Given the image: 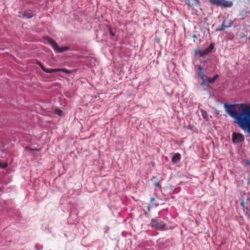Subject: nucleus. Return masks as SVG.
I'll return each mask as SVG.
<instances>
[{
    "label": "nucleus",
    "mask_w": 250,
    "mask_h": 250,
    "mask_svg": "<svg viewBox=\"0 0 250 250\" xmlns=\"http://www.w3.org/2000/svg\"><path fill=\"white\" fill-rule=\"evenodd\" d=\"M214 45L213 43H211L209 45V46L205 50L202 51V57L205 56L208 54L214 48Z\"/></svg>",
    "instance_id": "0eeeda50"
},
{
    "label": "nucleus",
    "mask_w": 250,
    "mask_h": 250,
    "mask_svg": "<svg viewBox=\"0 0 250 250\" xmlns=\"http://www.w3.org/2000/svg\"><path fill=\"white\" fill-rule=\"evenodd\" d=\"M150 226L156 229L162 230L165 228L166 224L160 217H157L151 220Z\"/></svg>",
    "instance_id": "7ed1b4c3"
},
{
    "label": "nucleus",
    "mask_w": 250,
    "mask_h": 250,
    "mask_svg": "<svg viewBox=\"0 0 250 250\" xmlns=\"http://www.w3.org/2000/svg\"><path fill=\"white\" fill-rule=\"evenodd\" d=\"M155 200V198L154 197H151L150 198V203L152 204L153 202H154Z\"/></svg>",
    "instance_id": "412c9836"
},
{
    "label": "nucleus",
    "mask_w": 250,
    "mask_h": 250,
    "mask_svg": "<svg viewBox=\"0 0 250 250\" xmlns=\"http://www.w3.org/2000/svg\"><path fill=\"white\" fill-rule=\"evenodd\" d=\"M147 208H148V210H149V209H150V206H148Z\"/></svg>",
    "instance_id": "4be33fe9"
},
{
    "label": "nucleus",
    "mask_w": 250,
    "mask_h": 250,
    "mask_svg": "<svg viewBox=\"0 0 250 250\" xmlns=\"http://www.w3.org/2000/svg\"><path fill=\"white\" fill-rule=\"evenodd\" d=\"M227 28V26L225 25V23H222V25L218 28L217 30L218 31H221L223 30L225 28Z\"/></svg>",
    "instance_id": "2eb2a0df"
},
{
    "label": "nucleus",
    "mask_w": 250,
    "mask_h": 250,
    "mask_svg": "<svg viewBox=\"0 0 250 250\" xmlns=\"http://www.w3.org/2000/svg\"><path fill=\"white\" fill-rule=\"evenodd\" d=\"M204 115H206V114H204L203 113V116H204Z\"/></svg>",
    "instance_id": "bb28decb"
},
{
    "label": "nucleus",
    "mask_w": 250,
    "mask_h": 250,
    "mask_svg": "<svg viewBox=\"0 0 250 250\" xmlns=\"http://www.w3.org/2000/svg\"><path fill=\"white\" fill-rule=\"evenodd\" d=\"M6 167V165H4L2 167Z\"/></svg>",
    "instance_id": "393cba45"
},
{
    "label": "nucleus",
    "mask_w": 250,
    "mask_h": 250,
    "mask_svg": "<svg viewBox=\"0 0 250 250\" xmlns=\"http://www.w3.org/2000/svg\"><path fill=\"white\" fill-rule=\"evenodd\" d=\"M110 34H111L112 35H114V34H113L112 32H110Z\"/></svg>",
    "instance_id": "b1692460"
},
{
    "label": "nucleus",
    "mask_w": 250,
    "mask_h": 250,
    "mask_svg": "<svg viewBox=\"0 0 250 250\" xmlns=\"http://www.w3.org/2000/svg\"><path fill=\"white\" fill-rule=\"evenodd\" d=\"M38 64L41 67L42 69L45 72L47 73H52L54 72H59L60 70H59V68L57 69H52V68H45L43 65L40 62H38Z\"/></svg>",
    "instance_id": "423d86ee"
},
{
    "label": "nucleus",
    "mask_w": 250,
    "mask_h": 250,
    "mask_svg": "<svg viewBox=\"0 0 250 250\" xmlns=\"http://www.w3.org/2000/svg\"><path fill=\"white\" fill-rule=\"evenodd\" d=\"M59 70H60L59 71V72H64L65 73H70V71L66 69H63V68H59Z\"/></svg>",
    "instance_id": "dca6fc26"
},
{
    "label": "nucleus",
    "mask_w": 250,
    "mask_h": 250,
    "mask_svg": "<svg viewBox=\"0 0 250 250\" xmlns=\"http://www.w3.org/2000/svg\"><path fill=\"white\" fill-rule=\"evenodd\" d=\"M56 112L57 114L61 115L62 113V111L60 109H58L56 110Z\"/></svg>",
    "instance_id": "aec40b11"
},
{
    "label": "nucleus",
    "mask_w": 250,
    "mask_h": 250,
    "mask_svg": "<svg viewBox=\"0 0 250 250\" xmlns=\"http://www.w3.org/2000/svg\"><path fill=\"white\" fill-rule=\"evenodd\" d=\"M204 115H206V114H204L203 113V116H204Z\"/></svg>",
    "instance_id": "a878e982"
},
{
    "label": "nucleus",
    "mask_w": 250,
    "mask_h": 250,
    "mask_svg": "<svg viewBox=\"0 0 250 250\" xmlns=\"http://www.w3.org/2000/svg\"><path fill=\"white\" fill-rule=\"evenodd\" d=\"M226 112L235 120L242 129H246L250 134V106L244 104H239L238 111L235 104H224Z\"/></svg>",
    "instance_id": "f257e3e1"
},
{
    "label": "nucleus",
    "mask_w": 250,
    "mask_h": 250,
    "mask_svg": "<svg viewBox=\"0 0 250 250\" xmlns=\"http://www.w3.org/2000/svg\"><path fill=\"white\" fill-rule=\"evenodd\" d=\"M198 72L202 80H204L206 76L203 71V69L201 66L198 67Z\"/></svg>",
    "instance_id": "9b49d317"
},
{
    "label": "nucleus",
    "mask_w": 250,
    "mask_h": 250,
    "mask_svg": "<svg viewBox=\"0 0 250 250\" xmlns=\"http://www.w3.org/2000/svg\"><path fill=\"white\" fill-rule=\"evenodd\" d=\"M244 139L245 138L243 135L235 132L233 133L232 135V141L233 143L237 144L242 142L244 140Z\"/></svg>",
    "instance_id": "20e7f679"
},
{
    "label": "nucleus",
    "mask_w": 250,
    "mask_h": 250,
    "mask_svg": "<svg viewBox=\"0 0 250 250\" xmlns=\"http://www.w3.org/2000/svg\"><path fill=\"white\" fill-rule=\"evenodd\" d=\"M192 37H193V38H196V36H195V35H193V36H192Z\"/></svg>",
    "instance_id": "5701e85b"
},
{
    "label": "nucleus",
    "mask_w": 250,
    "mask_h": 250,
    "mask_svg": "<svg viewBox=\"0 0 250 250\" xmlns=\"http://www.w3.org/2000/svg\"><path fill=\"white\" fill-rule=\"evenodd\" d=\"M195 54L196 55H198V54H200V55L201 56H202V51L200 50H195Z\"/></svg>",
    "instance_id": "f3484780"
},
{
    "label": "nucleus",
    "mask_w": 250,
    "mask_h": 250,
    "mask_svg": "<svg viewBox=\"0 0 250 250\" xmlns=\"http://www.w3.org/2000/svg\"><path fill=\"white\" fill-rule=\"evenodd\" d=\"M45 39L51 45L55 51L57 53H61L67 51L69 49V47L66 46L60 47L57 42L53 39L50 37H46Z\"/></svg>",
    "instance_id": "f03ea898"
},
{
    "label": "nucleus",
    "mask_w": 250,
    "mask_h": 250,
    "mask_svg": "<svg viewBox=\"0 0 250 250\" xmlns=\"http://www.w3.org/2000/svg\"><path fill=\"white\" fill-rule=\"evenodd\" d=\"M219 0H209V2L213 5H217Z\"/></svg>",
    "instance_id": "4468645a"
},
{
    "label": "nucleus",
    "mask_w": 250,
    "mask_h": 250,
    "mask_svg": "<svg viewBox=\"0 0 250 250\" xmlns=\"http://www.w3.org/2000/svg\"><path fill=\"white\" fill-rule=\"evenodd\" d=\"M186 3L188 4L189 6H192L193 3H191L190 0H186Z\"/></svg>",
    "instance_id": "6ab92c4d"
},
{
    "label": "nucleus",
    "mask_w": 250,
    "mask_h": 250,
    "mask_svg": "<svg viewBox=\"0 0 250 250\" xmlns=\"http://www.w3.org/2000/svg\"><path fill=\"white\" fill-rule=\"evenodd\" d=\"M33 16V15L30 13L27 12H24L22 14V17L23 18H31Z\"/></svg>",
    "instance_id": "ddd939ff"
},
{
    "label": "nucleus",
    "mask_w": 250,
    "mask_h": 250,
    "mask_svg": "<svg viewBox=\"0 0 250 250\" xmlns=\"http://www.w3.org/2000/svg\"><path fill=\"white\" fill-rule=\"evenodd\" d=\"M223 23H225V25L227 26V28L230 27L231 25V23L230 22L227 23L226 20H224Z\"/></svg>",
    "instance_id": "a211bd4d"
},
{
    "label": "nucleus",
    "mask_w": 250,
    "mask_h": 250,
    "mask_svg": "<svg viewBox=\"0 0 250 250\" xmlns=\"http://www.w3.org/2000/svg\"><path fill=\"white\" fill-rule=\"evenodd\" d=\"M233 5V2L231 1L226 0H219L217 6L227 8L231 7Z\"/></svg>",
    "instance_id": "39448f33"
},
{
    "label": "nucleus",
    "mask_w": 250,
    "mask_h": 250,
    "mask_svg": "<svg viewBox=\"0 0 250 250\" xmlns=\"http://www.w3.org/2000/svg\"><path fill=\"white\" fill-rule=\"evenodd\" d=\"M219 77L218 75H214L212 78H210L209 77H207V81L210 83H214L215 81L217 79V78Z\"/></svg>",
    "instance_id": "f8f14e48"
},
{
    "label": "nucleus",
    "mask_w": 250,
    "mask_h": 250,
    "mask_svg": "<svg viewBox=\"0 0 250 250\" xmlns=\"http://www.w3.org/2000/svg\"><path fill=\"white\" fill-rule=\"evenodd\" d=\"M151 181L153 182V185L155 187H160L161 188L160 185V180H159L157 177H153L151 179Z\"/></svg>",
    "instance_id": "9d476101"
},
{
    "label": "nucleus",
    "mask_w": 250,
    "mask_h": 250,
    "mask_svg": "<svg viewBox=\"0 0 250 250\" xmlns=\"http://www.w3.org/2000/svg\"><path fill=\"white\" fill-rule=\"evenodd\" d=\"M181 158V154L179 153H175L172 157L171 162L173 163L176 164L180 162Z\"/></svg>",
    "instance_id": "1a4fd4ad"
},
{
    "label": "nucleus",
    "mask_w": 250,
    "mask_h": 250,
    "mask_svg": "<svg viewBox=\"0 0 250 250\" xmlns=\"http://www.w3.org/2000/svg\"><path fill=\"white\" fill-rule=\"evenodd\" d=\"M202 80L203 82L201 83V85L202 86L203 89L210 93L211 90V87L207 83L205 79Z\"/></svg>",
    "instance_id": "6e6552de"
}]
</instances>
